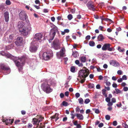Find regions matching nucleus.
<instances>
[{
	"label": "nucleus",
	"mask_w": 128,
	"mask_h": 128,
	"mask_svg": "<svg viewBox=\"0 0 128 128\" xmlns=\"http://www.w3.org/2000/svg\"><path fill=\"white\" fill-rule=\"evenodd\" d=\"M24 23L22 22H19L18 24V28L19 31L24 36L27 35L31 30V25L29 24L24 26Z\"/></svg>",
	"instance_id": "nucleus-1"
},
{
	"label": "nucleus",
	"mask_w": 128,
	"mask_h": 128,
	"mask_svg": "<svg viewBox=\"0 0 128 128\" xmlns=\"http://www.w3.org/2000/svg\"><path fill=\"white\" fill-rule=\"evenodd\" d=\"M89 70L86 67H84L79 72L78 76L81 78V82H84L85 80V78L89 74Z\"/></svg>",
	"instance_id": "nucleus-2"
},
{
	"label": "nucleus",
	"mask_w": 128,
	"mask_h": 128,
	"mask_svg": "<svg viewBox=\"0 0 128 128\" xmlns=\"http://www.w3.org/2000/svg\"><path fill=\"white\" fill-rule=\"evenodd\" d=\"M50 84L48 82L46 81L42 85V88L44 91L47 93H50L52 91V89L50 87Z\"/></svg>",
	"instance_id": "nucleus-3"
},
{
	"label": "nucleus",
	"mask_w": 128,
	"mask_h": 128,
	"mask_svg": "<svg viewBox=\"0 0 128 128\" xmlns=\"http://www.w3.org/2000/svg\"><path fill=\"white\" fill-rule=\"evenodd\" d=\"M53 54L52 52H43L42 55V59L45 60H50Z\"/></svg>",
	"instance_id": "nucleus-4"
},
{
	"label": "nucleus",
	"mask_w": 128,
	"mask_h": 128,
	"mask_svg": "<svg viewBox=\"0 0 128 128\" xmlns=\"http://www.w3.org/2000/svg\"><path fill=\"white\" fill-rule=\"evenodd\" d=\"M44 119V118L41 115H38L36 118H33L32 122L34 124H37L40 122Z\"/></svg>",
	"instance_id": "nucleus-5"
},
{
	"label": "nucleus",
	"mask_w": 128,
	"mask_h": 128,
	"mask_svg": "<svg viewBox=\"0 0 128 128\" xmlns=\"http://www.w3.org/2000/svg\"><path fill=\"white\" fill-rule=\"evenodd\" d=\"M66 50L64 48H62L60 52L56 53V55L58 58H60L61 57L65 56Z\"/></svg>",
	"instance_id": "nucleus-6"
},
{
	"label": "nucleus",
	"mask_w": 128,
	"mask_h": 128,
	"mask_svg": "<svg viewBox=\"0 0 128 128\" xmlns=\"http://www.w3.org/2000/svg\"><path fill=\"white\" fill-rule=\"evenodd\" d=\"M43 35L41 33H38L36 34L34 37L32 42H36L35 41H37L40 40L42 37Z\"/></svg>",
	"instance_id": "nucleus-7"
},
{
	"label": "nucleus",
	"mask_w": 128,
	"mask_h": 128,
	"mask_svg": "<svg viewBox=\"0 0 128 128\" xmlns=\"http://www.w3.org/2000/svg\"><path fill=\"white\" fill-rule=\"evenodd\" d=\"M36 42H32L31 44V46L30 48V51L32 52H35L37 49L38 47L35 44Z\"/></svg>",
	"instance_id": "nucleus-8"
},
{
	"label": "nucleus",
	"mask_w": 128,
	"mask_h": 128,
	"mask_svg": "<svg viewBox=\"0 0 128 128\" xmlns=\"http://www.w3.org/2000/svg\"><path fill=\"white\" fill-rule=\"evenodd\" d=\"M19 16L20 19L22 20H26L27 18L25 12L23 11H21L19 14Z\"/></svg>",
	"instance_id": "nucleus-9"
},
{
	"label": "nucleus",
	"mask_w": 128,
	"mask_h": 128,
	"mask_svg": "<svg viewBox=\"0 0 128 128\" xmlns=\"http://www.w3.org/2000/svg\"><path fill=\"white\" fill-rule=\"evenodd\" d=\"M87 6L89 9L94 11V6L93 2L89 1L87 4Z\"/></svg>",
	"instance_id": "nucleus-10"
},
{
	"label": "nucleus",
	"mask_w": 128,
	"mask_h": 128,
	"mask_svg": "<svg viewBox=\"0 0 128 128\" xmlns=\"http://www.w3.org/2000/svg\"><path fill=\"white\" fill-rule=\"evenodd\" d=\"M22 37H19L17 38L15 43L18 46L21 45L22 43Z\"/></svg>",
	"instance_id": "nucleus-11"
},
{
	"label": "nucleus",
	"mask_w": 128,
	"mask_h": 128,
	"mask_svg": "<svg viewBox=\"0 0 128 128\" xmlns=\"http://www.w3.org/2000/svg\"><path fill=\"white\" fill-rule=\"evenodd\" d=\"M53 47L55 50H58L60 48V43L58 40L56 42H54L53 43Z\"/></svg>",
	"instance_id": "nucleus-12"
},
{
	"label": "nucleus",
	"mask_w": 128,
	"mask_h": 128,
	"mask_svg": "<svg viewBox=\"0 0 128 128\" xmlns=\"http://www.w3.org/2000/svg\"><path fill=\"white\" fill-rule=\"evenodd\" d=\"M16 60H18V61H17L16 60H14L16 66L18 67H21L22 65L23 64L22 63H20L19 62V61L20 60V61H21V60H22V59H21L20 58L19 59L18 57H16Z\"/></svg>",
	"instance_id": "nucleus-13"
},
{
	"label": "nucleus",
	"mask_w": 128,
	"mask_h": 128,
	"mask_svg": "<svg viewBox=\"0 0 128 128\" xmlns=\"http://www.w3.org/2000/svg\"><path fill=\"white\" fill-rule=\"evenodd\" d=\"M110 65H112L114 66H120L119 63L115 60H111L110 62Z\"/></svg>",
	"instance_id": "nucleus-14"
},
{
	"label": "nucleus",
	"mask_w": 128,
	"mask_h": 128,
	"mask_svg": "<svg viewBox=\"0 0 128 128\" xmlns=\"http://www.w3.org/2000/svg\"><path fill=\"white\" fill-rule=\"evenodd\" d=\"M110 44H104L102 48V49L103 50H108V48L110 47Z\"/></svg>",
	"instance_id": "nucleus-15"
},
{
	"label": "nucleus",
	"mask_w": 128,
	"mask_h": 128,
	"mask_svg": "<svg viewBox=\"0 0 128 128\" xmlns=\"http://www.w3.org/2000/svg\"><path fill=\"white\" fill-rule=\"evenodd\" d=\"M0 68L3 70L8 71V73L10 72V69L8 67H6L4 65L2 64L1 65Z\"/></svg>",
	"instance_id": "nucleus-16"
},
{
	"label": "nucleus",
	"mask_w": 128,
	"mask_h": 128,
	"mask_svg": "<svg viewBox=\"0 0 128 128\" xmlns=\"http://www.w3.org/2000/svg\"><path fill=\"white\" fill-rule=\"evenodd\" d=\"M4 19L6 22H8L9 20V14L8 12H6L4 14Z\"/></svg>",
	"instance_id": "nucleus-17"
},
{
	"label": "nucleus",
	"mask_w": 128,
	"mask_h": 128,
	"mask_svg": "<svg viewBox=\"0 0 128 128\" xmlns=\"http://www.w3.org/2000/svg\"><path fill=\"white\" fill-rule=\"evenodd\" d=\"M14 121V120L12 119L10 120V119H6V120H4V122L6 125H7L8 124H11L13 123Z\"/></svg>",
	"instance_id": "nucleus-18"
},
{
	"label": "nucleus",
	"mask_w": 128,
	"mask_h": 128,
	"mask_svg": "<svg viewBox=\"0 0 128 128\" xmlns=\"http://www.w3.org/2000/svg\"><path fill=\"white\" fill-rule=\"evenodd\" d=\"M97 39L98 41H102L104 39V38L102 34H100L98 36Z\"/></svg>",
	"instance_id": "nucleus-19"
},
{
	"label": "nucleus",
	"mask_w": 128,
	"mask_h": 128,
	"mask_svg": "<svg viewBox=\"0 0 128 128\" xmlns=\"http://www.w3.org/2000/svg\"><path fill=\"white\" fill-rule=\"evenodd\" d=\"M76 116L80 120H82L84 118L83 115L80 114H77Z\"/></svg>",
	"instance_id": "nucleus-20"
},
{
	"label": "nucleus",
	"mask_w": 128,
	"mask_h": 128,
	"mask_svg": "<svg viewBox=\"0 0 128 128\" xmlns=\"http://www.w3.org/2000/svg\"><path fill=\"white\" fill-rule=\"evenodd\" d=\"M58 115L57 114H56L55 115L53 116H52L51 117V119H55V120L56 121L58 119Z\"/></svg>",
	"instance_id": "nucleus-21"
},
{
	"label": "nucleus",
	"mask_w": 128,
	"mask_h": 128,
	"mask_svg": "<svg viewBox=\"0 0 128 128\" xmlns=\"http://www.w3.org/2000/svg\"><path fill=\"white\" fill-rule=\"evenodd\" d=\"M75 63L77 65H78L79 66H83V64L82 63H80L78 60H76L75 61Z\"/></svg>",
	"instance_id": "nucleus-22"
},
{
	"label": "nucleus",
	"mask_w": 128,
	"mask_h": 128,
	"mask_svg": "<svg viewBox=\"0 0 128 128\" xmlns=\"http://www.w3.org/2000/svg\"><path fill=\"white\" fill-rule=\"evenodd\" d=\"M80 59L82 62H85L86 60V58L84 56H82L80 57Z\"/></svg>",
	"instance_id": "nucleus-23"
},
{
	"label": "nucleus",
	"mask_w": 128,
	"mask_h": 128,
	"mask_svg": "<svg viewBox=\"0 0 128 128\" xmlns=\"http://www.w3.org/2000/svg\"><path fill=\"white\" fill-rule=\"evenodd\" d=\"M79 103L80 104H83L84 103V100L82 98H80L78 99Z\"/></svg>",
	"instance_id": "nucleus-24"
},
{
	"label": "nucleus",
	"mask_w": 128,
	"mask_h": 128,
	"mask_svg": "<svg viewBox=\"0 0 128 128\" xmlns=\"http://www.w3.org/2000/svg\"><path fill=\"white\" fill-rule=\"evenodd\" d=\"M72 55L74 58H76L78 56V54L76 52H73L72 53Z\"/></svg>",
	"instance_id": "nucleus-25"
},
{
	"label": "nucleus",
	"mask_w": 128,
	"mask_h": 128,
	"mask_svg": "<svg viewBox=\"0 0 128 128\" xmlns=\"http://www.w3.org/2000/svg\"><path fill=\"white\" fill-rule=\"evenodd\" d=\"M88 88H94V84H89L88 85Z\"/></svg>",
	"instance_id": "nucleus-26"
},
{
	"label": "nucleus",
	"mask_w": 128,
	"mask_h": 128,
	"mask_svg": "<svg viewBox=\"0 0 128 128\" xmlns=\"http://www.w3.org/2000/svg\"><path fill=\"white\" fill-rule=\"evenodd\" d=\"M50 34H52V36L54 37L56 34V32L54 30H52L50 32Z\"/></svg>",
	"instance_id": "nucleus-27"
},
{
	"label": "nucleus",
	"mask_w": 128,
	"mask_h": 128,
	"mask_svg": "<svg viewBox=\"0 0 128 128\" xmlns=\"http://www.w3.org/2000/svg\"><path fill=\"white\" fill-rule=\"evenodd\" d=\"M68 19L69 20H71L73 18V16L71 14H69L67 16Z\"/></svg>",
	"instance_id": "nucleus-28"
},
{
	"label": "nucleus",
	"mask_w": 128,
	"mask_h": 128,
	"mask_svg": "<svg viewBox=\"0 0 128 128\" xmlns=\"http://www.w3.org/2000/svg\"><path fill=\"white\" fill-rule=\"evenodd\" d=\"M89 44L90 46H94L95 45V43L93 41H90L89 42Z\"/></svg>",
	"instance_id": "nucleus-29"
},
{
	"label": "nucleus",
	"mask_w": 128,
	"mask_h": 128,
	"mask_svg": "<svg viewBox=\"0 0 128 128\" xmlns=\"http://www.w3.org/2000/svg\"><path fill=\"white\" fill-rule=\"evenodd\" d=\"M90 102V100L88 98L86 99L84 101V102L85 104H87L89 103Z\"/></svg>",
	"instance_id": "nucleus-30"
},
{
	"label": "nucleus",
	"mask_w": 128,
	"mask_h": 128,
	"mask_svg": "<svg viewBox=\"0 0 128 128\" xmlns=\"http://www.w3.org/2000/svg\"><path fill=\"white\" fill-rule=\"evenodd\" d=\"M74 113L73 112H72L70 114V115L71 116V118L72 119H74L75 116V115L74 114Z\"/></svg>",
	"instance_id": "nucleus-31"
},
{
	"label": "nucleus",
	"mask_w": 128,
	"mask_h": 128,
	"mask_svg": "<svg viewBox=\"0 0 128 128\" xmlns=\"http://www.w3.org/2000/svg\"><path fill=\"white\" fill-rule=\"evenodd\" d=\"M75 70V68L74 66H72L71 68L70 71L71 72H74Z\"/></svg>",
	"instance_id": "nucleus-32"
},
{
	"label": "nucleus",
	"mask_w": 128,
	"mask_h": 128,
	"mask_svg": "<svg viewBox=\"0 0 128 128\" xmlns=\"http://www.w3.org/2000/svg\"><path fill=\"white\" fill-rule=\"evenodd\" d=\"M106 90L104 89H103L102 90V94L105 96H106Z\"/></svg>",
	"instance_id": "nucleus-33"
},
{
	"label": "nucleus",
	"mask_w": 128,
	"mask_h": 128,
	"mask_svg": "<svg viewBox=\"0 0 128 128\" xmlns=\"http://www.w3.org/2000/svg\"><path fill=\"white\" fill-rule=\"evenodd\" d=\"M6 4L7 5H10L11 4V2L9 0H6Z\"/></svg>",
	"instance_id": "nucleus-34"
},
{
	"label": "nucleus",
	"mask_w": 128,
	"mask_h": 128,
	"mask_svg": "<svg viewBox=\"0 0 128 128\" xmlns=\"http://www.w3.org/2000/svg\"><path fill=\"white\" fill-rule=\"evenodd\" d=\"M123 73L122 71L120 70H118L117 72V74H118L120 75L122 74Z\"/></svg>",
	"instance_id": "nucleus-35"
},
{
	"label": "nucleus",
	"mask_w": 128,
	"mask_h": 128,
	"mask_svg": "<svg viewBox=\"0 0 128 128\" xmlns=\"http://www.w3.org/2000/svg\"><path fill=\"white\" fill-rule=\"evenodd\" d=\"M106 85L108 86H110L111 85V83L110 82L106 81L105 82Z\"/></svg>",
	"instance_id": "nucleus-36"
},
{
	"label": "nucleus",
	"mask_w": 128,
	"mask_h": 128,
	"mask_svg": "<svg viewBox=\"0 0 128 128\" xmlns=\"http://www.w3.org/2000/svg\"><path fill=\"white\" fill-rule=\"evenodd\" d=\"M115 90L116 91V94H117L120 93L121 92V91H120L119 90L118 88L115 89Z\"/></svg>",
	"instance_id": "nucleus-37"
},
{
	"label": "nucleus",
	"mask_w": 128,
	"mask_h": 128,
	"mask_svg": "<svg viewBox=\"0 0 128 128\" xmlns=\"http://www.w3.org/2000/svg\"><path fill=\"white\" fill-rule=\"evenodd\" d=\"M122 79L124 80H126L127 79V77L125 75H124L122 76Z\"/></svg>",
	"instance_id": "nucleus-38"
},
{
	"label": "nucleus",
	"mask_w": 128,
	"mask_h": 128,
	"mask_svg": "<svg viewBox=\"0 0 128 128\" xmlns=\"http://www.w3.org/2000/svg\"><path fill=\"white\" fill-rule=\"evenodd\" d=\"M118 86L117 84L115 83H113L112 84V86L114 88H116Z\"/></svg>",
	"instance_id": "nucleus-39"
},
{
	"label": "nucleus",
	"mask_w": 128,
	"mask_h": 128,
	"mask_svg": "<svg viewBox=\"0 0 128 128\" xmlns=\"http://www.w3.org/2000/svg\"><path fill=\"white\" fill-rule=\"evenodd\" d=\"M106 119L107 120H109L110 119V116L108 115H106L105 116Z\"/></svg>",
	"instance_id": "nucleus-40"
},
{
	"label": "nucleus",
	"mask_w": 128,
	"mask_h": 128,
	"mask_svg": "<svg viewBox=\"0 0 128 128\" xmlns=\"http://www.w3.org/2000/svg\"><path fill=\"white\" fill-rule=\"evenodd\" d=\"M80 95L79 93H76L75 94V96L76 98H78L80 96Z\"/></svg>",
	"instance_id": "nucleus-41"
},
{
	"label": "nucleus",
	"mask_w": 128,
	"mask_h": 128,
	"mask_svg": "<svg viewBox=\"0 0 128 128\" xmlns=\"http://www.w3.org/2000/svg\"><path fill=\"white\" fill-rule=\"evenodd\" d=\"M122 126L124 127L125 128H128V126L126 124L123 123L122 124Z\"/></svg>",
	"instance_id": "nucleus-42"
},
{
	"label": "nucleus",
	"mask_w": 128,
	"mask_h": 128,
	"mask_svg": "<svg viewBox=\"0 0 128 128\" xmlns=\"http://www.w3.org/2000/svg\"><path fill=\"white\" fill-rule=\"evenodd\" d=\"M74 125L76 126L78 124V121L77 120H75L73 122Z\"/></svg>",
	"instance_id": "nucleus-43"
},
{
	"label": "nucleus",
	"mask_w": 128,
	"mask_h": 128,
	"mask_svg": "<svg viewBox=\"0 0 128 128\" xmlns=\"http://www.w3.org/2000/svg\"><path fill=\"white\" fill-rule=\"evenodd\" d=\"M112 103L110 102H108L107 105L108 106H111L112 105Z\"/></svg>",
	"instance_id": "nucleus-44"
},
{
	"label": "nucleus",
	"mask_w": 128,
	"mask_h": 128,
	"mask_svg": "<svg viewBox=\"0 0 128 128\" xmlns=\"http://www.w3.org/2000/svg\"><path fill=\"white\" fill-rule=\"evenodd\" d=\"M123 80L122 78H120L118 79L117 80V81L118 82H122Z\"/></svg>",
	"instance_id": "nucleus-45"
},
{
	"label": "nucleus",
	"mask_w": 128,
	"mask_h": 128,
	"mask_svg": "<svg viewBox=\"0 0 128 128\" xmlns=\"http://www.w3.org/2000/svg\"><path fill=\"white\" fill-rule=\"evenodd\" d=\"M62 104L64 106H67L68 105V104L67 102L64 101L62 102Z\"/></svg>",
	"instance_id": "nucleus-46"
},
{
	"label": "nucleus",
	"mask_w": 128,
	"mask_h": 128,
	"mask_svg": "<svg viewBox=\"0 0 128 128\" xmlns=\"http://www.w3.org/2000/svg\"><path fill=\"white\" fill-rule=\"evenodd\" d=\"M113 125L114 126H116L117 124V122L116 121H114L113 122Z\"/></svg>",
	"instance_id": "nucleus-47"
},
{
	"label": "nucleus",
	"mask_w": 128,
	"mask_h": 128,
	"mask_svg": "<svg viewBox=\"0 0 128 128\" xmlns=\"http://www.w3.org/2000/svg\"><path fill=\"white\" fill-rule=\"evenodd\" d=\"M123 89L124 91H127L128 90V88L127 87H124Z\"/></svg>",
	"instance_id": "nucleus-48"
},
{
	"label": "nucleus",
	"mask_w": 128,
	"mask_h": 128,
	"mask_svg": "<svg viewBox=\"0 0 128 128\" xmlns=\"http://www.w3.org/2000/svg\"><path fill=\"white\" fill-rule=\"evenodd\" d=\"M106 102H110V99L109 98H107L106 99Z\"/></svg>",
	"instance_id": "nucleus-49"
},
{
	"label": "nucleus",
	"mask_w": 128,
	"mask_h": 128,
	"mask_svg": "<svg viewBox=\"0 0 128 128\" xmlns=\"http://www.w3.org/2000/svg\"><path fill=\"white\" fill-rule=\"evenodd\" d=\"M75 9H73L71 10L70 12L72 13H74L75 12Z\"/></svg>",
	"instance_id": "nucleus-50"
},
{
	"label": "nucleus",
	"mask_w": 128,
	"mask_h": 128,
	"mask_svg": "<svg viewBox=\"0 0 128 128\" xmlns=\"http://www.w3.org/2000/svg\"><path fill=\"white\" fill-rule=\"evenodd\" d=\"M126 85L127 84L125 82H123L121 84V85L123 86H126Z\"/></svg>",
	"instance_id": "nucleus-51"
},
{
	"label": "nucleus",
	"mask_w": 128,
	"mask_h": 128,
	"mask_svg": "<svg viewBox=\"0 0 128 128\" xmlns=\"http://www.w3.org/2000/svg\"><path fill=\"white\" fill-rule=\"evenodd\" d=\"M104 124L102 123H100L98 125V126L100 128H101L103 126Z\"/></svg>",
	"instance_id": "nucleus-52"
},
{
	"label": "nucleus",
	"mask_w": 128,
	"mask_h": 128,
	"mask_svg": "<svg viewBox=\"0 0 128 128\" xmlns=\"http://www.w3.org/2000/svg\"><path fill=\"white\" fill-rule=\"evenodd\" d=\"M65 95L66 96H68L69 95V92L68 91L66 92L65 93Z\"/></svg>",
	"instance_id": "nucleus-53"
},
{
	"label": "nucleus",
	"mask_w": 128,
	"mask_h": 128,
	"mask_svg": "<svg viewBox=\"0 0 128 128\" xmlns=\"http://www.w3.org/2000/svg\"><path fill=\"white\" fill-rule=\"evenodd\" d=\"M60 96L61 98H63L64 96V94L63 93H61L60 95Z\"/></svg>",
	"instance_id": "nucleus-54"
},
{
	"label": "nucleus",
	"mask_w": 128,
	"mask_h": 128,
	"mask_svg": "<svg viewBox=\"0 0 128 128\" xmlns=\"http://www.w3.org/2000/svg\"><path fill=\"white\" fill-rule=\"evenodd\" d=\"M90 36L88 35L86 37V39L87 40H89L90 39Z\"/></svg>",
	"instance_id": "nucleus-55"
},
{
	"label": "nucleus",
	"mask_w": 128,
	"mask_h": 128,
	"mask_svg": "<svg viewBox=\"0 0 128 128\" xmlns=\"http://www.w3.org/2000/svg\"><path fill=\"white\" fill-rule=\"evenodd\" d=\"M76 126L77 128H81L82 127L81 126L80 124H78Z\"/></svg>",
	"instance_id": "nucleus-56"
},
{
	"label": "nucleus",
	"mask_w": 128,
	"mask_h": 128,
	"mask_svg": "<svg viewBox=\"0 0 128 128\" xmlns=\"http://www.w3.org/2000/svg\"><path fill=\"white\" fill-rule=\"evenodd\" d=\"M35 3L36 4H39L40 3V2L39 0H36L35 1Z\"/></svg>",
	"instance_id": "nucleus-57"
},
{
	"label": "nucleus",
	"mask_w": 128,
	"mask_h": 128,
	"mask_svg": "<svg viewBox=\"0 0 128 128\" xmlns=\"http://www.w3.org/2000/svg\"><path fill=\"white\" fill-rule=\"evenodd\" d=\"M89 77L90 78H92L94 77V75L93 74H90L89 76Z\"/></svg>",
	"instance_id": "nucleus-58"
},
{
	"label": "nucleus",
	"mask_w": 128,
	"mask_h": 128,
	"mask_svg": "<svg viewBox=\"0 0 128 128\" xmlns=\"http://www.w3.org/2000/svg\"><path fill=\"white\" fill-rule=\"evenodd\" d=\"M95 112L96 114H98L99 113V111L98 109H96L95 110Z\"/></svg>",
	"instance_id": "nucleus-59"
},
{
	"label": "nucleus",
	"mask_w": 128,
	"mask_h": 128,
	"mask_svg": "<svg viewBox=\"0 0 128 128\" xmlns=\"http://www.w3.org/2000/svg\"><path fill=\"white\" fill-rule=\"evenodd\" d=\"M104 28V27L102 26H100L99 27V29L100 30L102 31L103 30V29Z\"/></svg>",
	"instance_id": "nucleus-60"
},
{
	"label": "nucleus",
	"mask_w": 128,
	"mask_h": 128,
	"mask_svg": "<svg viewBox=\"0 0 128 128\" xmlns=\"http://www.w3.org/2000/svg\"><path fill=\"white\" fill-rule=\"evenodd\" d=\"M104 68H107L108 66L107 64H104L103 66Z\"/></svg>",
	"instance_id": "nucleus-61"
},
{
	"label": "nucleus",
	"mask_w": 128,
	"mask_h": 128,
	"mask_svg": "<svg viewBox=\"0 0 128 128\" xmlns=\"http://www.w3.org/2000/svg\"><path fill=\"white\" fill-rule=\"evenodd\" d=\"M96 88L97 89H100V85L99 84H97L96 86Z\"/></svg>",
	"instance_id": "nucleus-62"
},
{
	"label": "nucleus",
	"mask_w": 128,
	"mask_h": 128,
	"mask_svg": "<svg viewBox=\"0 0 128 128\" xmlns=\"http://www.w3.org/2000/svg\"><path fill=\"white\" fill-rule=\"evenodd\" d=\"M96 47L98 48H100L102 46L101 44H99L97 45Z\"/></svg>",
	"instance_id": "nucleus-63"
},
{
	"label": "nucleus",
	"mask_w": 128,
	"mask_h": 128,
	"mask_svg": "<svg viewBox=\"0 0 128 128\" xmlns=\"http://www.w3.org/2000/svg\"><path fill=\"white\" fill-rule=\"evenodd\" d=\"M64 31L65 33H68L69 32V30L68 29H66L64 30Z\"/></svg>",
	"instance_id": "nucleus-64"
}]
</instances>
